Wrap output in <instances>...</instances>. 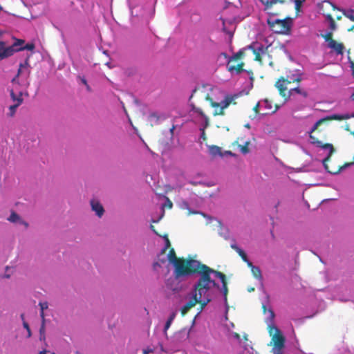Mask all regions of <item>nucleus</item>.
<instances>
[{"label":"nucleus","mask_w":354,"mask_h":354,"mask_svg":"<svg viewBox=\"0 0 354 354\" xmlns=\"http://www.w3.org/2000/svg\"><path fill=\"white\" fill-rule=\"evenodd\" d=\"M167 259L174 267V276L176 279L196 273L200 275L193 288H220L215 279L221 281L222 288H227V279L224 273L192 259L178 258L174 248L169 250Z\"/></svg>","instance_id":"1"},{"label":"nucleus","mask_w":354,"mask_h":354,"mask_svg":"<svg viewBox=\"0 0 354 354\" xmlns=\"http://www.w3.org/2000/svg\"><path fill=\"white\" fill-rule=\"evenodd\" d=\"M301 81V77L300 76H288L286 78L281 77L275 82L274 86L278 89L279 95L286 100L289 98L294 92L300 94L304 97H307V92L304 90L301 89L299 87L291 88L289 91H287V86L288 84L292 82H300Z\"/></svg>","instance_id":"2"},{"label":"nucleus","mask_w":354,"mask_h":354,"mask_svg":"<svg viewBox=\"0 0 354 354\" xmlns=\"http://www.w3.org/2000/svg\"><path fill=\"white\" fill-rule=\"evenodd\" d=\"M310 138L312 140L311 142L313 144L315 145L317 147L324 149H329L328 155L327 156V157H326L322 160V163L324 166V168L328 173L332 174H338L343 167L353 164V163H347L344 166H339L337 169L330 168L329 167L328 162L330 161L331 156L335 151V149H334L333 145L329 144V143L323 144L322 141L319 140L317 138H315L313 136H310Z\"/></svg>","instance_id":"3"},{"label":"nucleus","mask_w":354,"mask_h":354,"mask_svg":"<svg viewBox=\"0 0 354 354\" xmlns=\"http://www.w3.org/2000/svg\"><path fill=\"white\" fill-rule=\"evenodd\" d=\"M245 55V48L239 50L232 56L230 57L226 65L227 70L231 73L240 74L243 71L245 63L241 61Z\"/></svg>","instance_id":"4"},{"label":"nucleus","mask_w":354,"mask_h":354,"mask_svg":"<svg viewBox=\"0 0 354 354\" xmlns=\"http://www.w3.org/2000/svg\"><path fill=\"white\" fill-rule=\"evenodd\" d=\"M205 98L213 108H215L213 115L216 116L218 115H223L225 109L227 108L232 103L235 104L234 100L236 98V95H227L220 103L214 102L209 94H207Z\"/></svg>","instance_id":"5"},{"label":"nucleus","mask_w":354,"mask_h":354,"mask_svg":"<svg viewBox=\"0 0 354 354\" xmlns=\"http://www.w3.org/2000/svg\"><path fill=\"white\" fill-rule=\"evenodd\" d=\"M205 98L213 108H215L213 115L216 116L218 115H223L225 109L227 108L232 103L235 104L234 100L236 98V95H227L220 103L214 102L209 94H207Z\"/></svg>","instance_id":"6"},{"label":"nucleus","mask_w":354,"mask_h":354,"mask_svg":"<svg viewBox=\"0 0 354 354\" xmlns=\"http://www.w3.org/2000/svg\"><path fill=\"white\" fill-rule=\"evenodd\" d=\"M291 20L290 18L284 19H268V24L275 33L287 34L290 30Z\"/></svg>","instance_id":"7"},{"label":"nucleus","mask_w":354,"mask_h":354,"mask_svg":"<svg viewBox=\"0 0 354 354\" xmlns=\"http://www.w3.org/2000/svg\"><path fill=\"white\" fill-rule=\"evenodd\" d=\"M29 63L28 60L26 59L24 63H21L19 64V68L18 69V72L17 75L12 80V83L14 84H19V76H24L25 80L22 82V85L25 88H28L30 85V82L28 81V78L29 77L30 71L29 70Z\"/></svg>","instance_id":"8"},{"label":"nucleus","mask_w":354,"mask_h":354,"mask_svg":"<svg viewBox=\"0 0 354 354\" xmlns=\"http://www.w3.org/2000/svg\"><path fill=\"white\" fill-rule=\"evenodd\" d=\"M198 290H194V289H193V290L186 296L185 299L187 301L180 309L182 316H185L198 304Z\"/></svg>","instance_id":"9"},{"label":"nucleus","mask_w":354,"mask_h":354,"mask_svg":"<svg viewBox=\"0 0 354 354\" xmlns=\"http://www.w3.org/2000/svg\"><path fill=\"white\" fill-rule=\"evenodd\" d=\"M198 48L203 53L211 52L216 46L215 41L207 35H201L197 41Z\"/></svg>","instance_id":"10"},{"label":"nucleus","mask_w":354,"mask_h":354,"mask_svg":"<svg viewBox=\"0 0 354 354\" xmlns=\"http://www.w3.org/2000/svg\"><path fill=\"white\" fill-rule=\"evenodd\" d=\"M272 329L275 330V333L273 335L272 337V341L273 342L274 344L272 351H282V349L283 348L285 344V337L277 327L270 328V335L272 334Z\"/></svg>","instance_id":"11"},{"label":"nucleus","mask_w":354,"mask_h":354,"mask_svg":"<svg viewBox=\"0 0 354 354\" xmlns=\"http://www.w3.org/2000/svg\"><path fill=\"white\" fill-rule=\"evenodd\" d=\"M194 290L199 291L198 299V302L197 304L200 306L197 313V315H198L201 313L205 307L212 301V298L207 293L209 289H194Z\"/></svg>","instance_id":"12"},{"label":"nucleus","mask_w":354,"mask_h":354,"mask_svg":"<svg viewBox=\"0 0 354 354\" xmlns=\"http://www.w3.org/2000/svg\"><path fill=\"white\" fill-rule=\"evenodd\" d=\"M194 290L199 291L198 299V302L197 304L200 306L197 313V315H198L201 313L205 307L212 301V298L207 293L209 289H194Z\"/></svg>","instance_id":"13"},{"label":"nucleus","mask_w":354,"mask_h":354,"mask_svg":"<svg viewBox=\"0 0 354 354\" xmlns=\"http://www.w3.org/2000/svg\"><path fill=\"white\" fill-rule=\"evenodd\" d=\"M247 48L253 52L255 56L254 60L261 62V55L265 53L263 45L254 43L249 45Z\"/></svg>","instance_id":"14"},{"label":"nucleus","mask_w":354,"mask_h":354,"mask_svg":"<svg viewBox=\"0 0 354 354\" xmlns=\"http://www.w3.org/2000/svg\"><path fill=\"white\" fill-rule=\"evenodd\" d=\"M319 9L320 10L322 11L323 15L326 17V19L329 22L334 21L333 16L330 13H326L325 10L331 9L333 10H335L336 9V6H335V4H333L329 1H324L320 4Z\"/></svg>","instance_id":"15"},{"label":"nucleus","mask_w":354,"mask_h":354,"mask_svg":"<svg viewBox=\"0 0 354 354\" xmlns=\"http://www.w3.org/2000/svg\"><path fill=\"white\" fill-rule=\"evenodd\" d=\"M13 55V50L8 48L6 42L0 40V60L6 59Z\"/></svg>","instance_id":"16"},{"label":"nucleus","mask_w":354,"mask_h":354,"mask_svg":"<svg viewBox=\"0 0 354 354\" xmlns=\"http://www.w3.org/2000/svg\"><path fill=\"white\" fill-rule=\"evenodd\" d=\"M329 48L333 49L337 55H342L344 53V46L342 43H338L335 40L330 41L328 44Z\"/></svg>","instance_id":"17"},{"label":"nucleus","mask_w":354,"mask_h":354,"mask_svg":"<svg viewBox=\"0 0 354 354\" xmlns=\"http://www.w3.org/2000/svg\"><path fill=\"white\" fill-rule=\"evenodd\" d=\"M91 205L92 210L95 211L96 214L99 217H101L104 214V207L100 203L99 201H95V200H92L91 201Z\"/></svg>","instance_id":"18"},{"label":"nucleus","mask_w":354,"mask_h":354,"mask_svg":"<svg viewBox=\"0 0 354 354\" xmlns=\"http://www.w3.org/2000/svg\"><path fill=\"white\" fill-rule=\"evenodd\" d=\"M190 106L192 108V111L198 113L199 115H201V117H203L204 118V120H205L204 128H207L209 124V118L204 113V112L203 111V110L201 108L196 106L194 104H191Z\"/></svg>","instance_id":"19"},{"label":"nucleus","mask_w":354,"mask_h":354,"mask_svg":"<svg viewBox=\"0 0 354 354\" xmlns=\"http://www.w3.org/2000/svg\"><path fill=\"white\" fill-rule=\"evenodd\" d=\"M23 101H24V99L22 97V92L19 91V98L17 100V102L10 106V107H9L8 115L10 117L14 116V115L16 113V110H17V107H19L22 104Z\"/></svg>","instance_id":"20"},{"label":"nucleus","mask_w":354,"mask_h":354,"mask_svg":"<svg viewBox=\"0 0 354 354\" xmlns=\"http://www.w3.org/2000/svg\"><path fill=\"white\" fill-rule=\"evenodd\" d=\"M230 247L234 250L241 257V258L242 259V260L245 262L247 263V265H248L250 263H251V261L248 259V257H247V254H245V252L242 250L240 248H239L235 243H232L230 245Z\"/></svg>","instance_id":"21"},{"label":"nucleus","mask_w":354,"mask_h":354,"mask_svg":"<svg viewBox=\"0 0 354 354\" xmlns=\"http://www.w3.org/2000/svg\"><path fill=\"white\" fill-rule=\"evenodd\" d=\"M209 152L213 157L220 156L223 157L224 153H223L221 148L216 145L209 146Z\"/></svg>","instance_id":"22"},{"label":"nucleus","mask_w":354,"mask_h":354,"mask_svg":"<svg viewBox=\"0 0 354 354\" xmlns=\"http://www.w3.org/2000/svg\"><path fill=\"white\" fill-rule=\"evenodd\" d=\"M25 43L24 39H18L13 44L8 46V48H11L13 50V54L15 52L22 50L23 44Z\"/></svg>","instance_id":"23"},{"label":"nucleus","mask_w":354,"mask_h":354,"mask_svg":"<svg viewBox=\"0 0 354 354\" xmlns=\"http://www.w3.org/2000/svg\"><path fill=\"white\" fill-rule=\"evenodd\" d=\"M221 20L222 21V24H223V30L224 32H226V24H232L234 21L235 18L234 17H231V18H227L225 16V13L223 12L222 16L221 17Z\"/></svg>","instance_id":"24"},{"label":"nucleus","mask_w":354,"mask_h":354,"mask_svg":"<svg viewBox=\"0 0 354 354\" xmlns=\"http://www.w3.org/2000/svg\"><path fill=\"white\" fill-rule=\"evenodd\" d=\"M248 266L251 269L253 275L256 278L259 279L261 277V271L259 267L254 266L252 262L250 263Z\"/></svg>","instance_id":"25"},{"label":"nucleus","mask_w":354,"mask_h":354,"mask_svg":"<svg viewBox=\"0 0 354 354\" xmlns=\"http://www.w3.org/2000/svg\"><path fill=\"white\" fill-rule=\"evenodd\" d=\"M176 312H172L171 314L169 315V318H168V319L166 322L165 325V331L167 330H168V328L170 327L173 320L176 317Z\"/></svg>","instance_id":"26"},{"label":"nucleus","mask_w":354,"mask_h":354,"mask_svg":"<svg viewBox=\"0 0 354 354\" xmlns=\"http://www.w3.org/2000/svg\"><path fill=\"white\" fill-rule=\"evenodd\" d=\"M39 305L41 308L40 317H41V319H45L44 310L48 308V302L44 301V302H39Z\"/></svg>","instance_id":"27"},{"label":"nucleus","mask_w":354,"mask_h":354,"mask_svg":"<svg viewBox=\"0 0 354 354\" xmlns=\"http://www.w3.org/2000/svg\"><path fill=\"white\" fill-rule=\"evenodd\" d=\"M160 117L156 113H151L149 116V120L152 122L151 126L157 124L158 123Z\"/></svg>","instance_id":"28"},{"label":"nucleus","mask_w":354,"mask_h":354,"mask_svg":"<svg viewBox=\"0 0 354 354\" xmlns=\"http://www.w3.org/2000/svg\"><path fill=\"white\" fill-rule=\"evenodd\" d=\"M45 322L46 319H41V324L39 328L40 339H45Z\"/></svg>","instance_id":"29"},{"label":"nucleus","mask_w":354,"mask_h":354,"mask_svg":"<svg viewBox=\"0 0 354 354\" xmlns=\"http://www.w3.org/2000/svg\"><path fill=\"white\" fill-rule=\"evenodd\" d=\"M8 220L12 223H17L20 222L21 218L17 213L12 212Z\"/></svg>","instance_id":"30"},{"label":"nucleus","mask_w":354,"mask_h":354,"mask_svg":"<svg viewBox=\"0 0 354 354\" xmlns=\"http://www.w3.org/2000/svg\"><path fill=\"white\" fill-rule=\"evenodd\" d=\"M261 1L265 5L266 10L271 8L273 5L278 3V0H262Z\"/></svg>","instance_id":"31"},{"label":"nucleus","mask_w":354,"mask_h":354,"mask_svg":"<svg viewBox=\"0 0 354 354\" xmlns=\"http://www.w3.org/2000/svg\"><path fill=\"white\" fill-rule=\"evenodd\" d=\"M348 116L339 114H333L328 118V120H343L347 119Z\"/></svg>","instance_id":"32"},{"label":"nucleus","mask_w":354,"mask_h":354,"mask_svg":"<svg viewBox=\"0 0 354 354\" xmlns=\"http://www.w3.org/2000/svg\"><path fill=\"white\" fill-rule=\"evenodd\" d=\"M295 2V8L297 12H300L301 7L302 6L303 3L306 0H293Z\"/></svg>","instance_id":"33"},{"label":"nucleus","mask_w":354,"mask_h":354,"mask_svg":"<svg viewBox=\"0 0 354 354\" xmlns=\"http://www.w3.org/2000/svg\"><path fill=\"white\" fill-rule=\"evenodd\" d=\"M344 15L351 21H354V10H349L346 12H344Z\"/></svg>","instance_id":"34"},{"label":"nucleus","mask_w":354,"mask_h":354,"mask_svg":"<svg viewBox=\"0 0 354 354\" xmlns=\"http://www.w3.org/2000/svg\"><path fill=\"white\" fill-rule=\"evenodd\" d=\"M322 37L324 38L326 41L328 42V44L330 43V41L334 40L333 39V33H332V32H327L326 35H322Z\"/></svg>","instance_id":"35"},{"label":"nucleus","mask_w":354,"mask_h":354,"mask_svg":"<svg viewBox=\"0 0 354 354\" xmlns=\"http://www.w3.org/2000/svg\"><path fill=\"white\" fill-rule=\"evenodd\" d=\"M164 238H165V239L166 244H165V247L162 250V253H165V252H166L167 249L168 248H169V247H170V245H171V244H170V241H169V239H168L167 235H165V236H164Z\"/></svg>","instance_id":"36"},{"label":"nucleus","mask_w":354,"mask_h":354,"mask_svg":"<svg viewBox=\"0 0 354 354\" xmlns=\"http://www.w3.org/2000/svg\"><path fill=\"white\" fill-rule=\"evenodd\" d=\"M35 48V44L32 43H28L22 47L23 50H32Z\"/></svg>","instance_id":"37"},{"label":"nucleus","mask_w":354,"mask_h":354,"mask_svg":"<svg viewBox=\"0 0 354 354\" xmlns=\"http://www.w3.org/2000/svg\"><path fill=\"white\" fill-rule=\"evenodd\" d=\"M10 97H11V98H12V101H13L15 103H16V102H17V100L19 98V93L18 94V95H17L15 93L14 91H13V90H11V91H10Z\"/></svg>","instance_id":"38"},{"label":"nucleus","mask_w":354,"mask_h":354,"mask_svg":"<svg viewBox=\"0 0 354 354\" xmlns=\"http://www.w3.org/2000/svg\"><path fill=\"white\" fill-rule=\"evenodd\" d=\"M23 326H24V328H26L28 332L27 337H30L32 334H31V330H30L28 324L26 321H24Z\"/></svg>","instance_id":"39"},{"label":"nucleus","mask_w":354,"mask_h":354,"mask_svg":"<svg viewBox=\"0 0 354 354\" xmlns=\"http://www.w3.org/2000/svg\"><path fill=\"white\" fill-rule=\"evenodd\" d=\"M14 268H10L8 266L6 267V273L5 274V275L3 276V277L5 278H9L10 276V273L12 272Z\"/></svg>","instance_id":"40"},{"label":"nucleus","mask_w":354,"mask_h":354,"mask_svg":"<svg viewBox=\"0 0 354 354\" xmlns=\"http://www.w3.org/2000/svg\"><path fill=\"white\" fill-rule=\"evenodd\" d=\"M248 145V143L247 142L245 145L241 147V151L242 153H247L249 152Z\"/></svg>","instance_id":"41"},{"label":"nucleus","mask_w":354,"mask_h":354,"mask_svg":"<svg viewBox=\"0 0 354 354\" xmlns=\"http://www.w3.org/2000/svg\"><path fill=\"white\" fill-rule=\"evenodd\" d=\"M263 104L265 105V107L266 109H272V106L270 104V103H269L268 100H265Z\"/></svg>","instance_id":"42"},{"label":"nucleus","mask_w":354,"mask_h":354,"mask_svg":"<svg viewBox=\"0 0 354 354\" xmlns=\"http://www.w3.org/2000/svg\"><path fill=\"white\" fill-rule=\"evenodd\" d=\"M329 24H330V28L332 30H335V28H336V24H335V20H334V21H333L329 22Z\"/></svg>","instance_id":"43"},{"label":"nucleus","mask_w":354,"mask_h":354,"mask_svg":"<svg viewBox=\"0 0 354 354\" xmlns=\"http://www.w3.org/2000/svg\"><path fill=\"white\" fill-rule=\"evenodd\" d=\"M259 103H257L253 108V111L256 113H259Z\"/></svg>","instance_id":"44"},{"label":"nucleus","mask_w":354,"mask_h":354,"mask_svg":"<svg viewBox=\"0 0 354 354\" xmlns=\"http://www.w3.org/2000/svg\"><path fill=\"white\" fill-rule=\"evenodd\" d=\"M322 121H323V120H319V121H317L315 123V124L314 125L313 131L317 129V127L322 122Z\"/></svg>","instance_id":"45"},{"label":"nucleus","mask_w":354,"mask_h":354,"mask_svg":"<svg viewBox=\"0 0 354 354\" xmlns=\"http://www.w3.org/2000/svg\"><path fill=\"white\" fill-rule=\"evenodd\" d=\"M166 200H167L168 207L171 208L173 206L172 202L167 197H166Z\"/></svg>","instance_id":"46"},{"label":"nucleus","mask_w":354,"mask_h":354,"mask_svg":"<svg viewBox=\"0 0 354 354\" xmlns=\"http://www.w3.org/2000/svg\"><path fill=\"white\" fill-rule=\"evenodd\" d=\"M201 138L204 140H205L207 139L206 134H205L204 129H202Z\"/></svg>","instance_id":"47"},{"label":"nucleus","mask_w":354,"mask_h":354,"mask_svg":"<svg viewBox=\"0 0 354 354\" xmlns=\"http://www.w3.org/2000/svg\"><path fill=\"white\" fill-rule=\"evenodd\" d=\"M223 295H224V297H225V301H227V292H228V289H223Z\"/></svg>","instance_id":"48"},{"label":"nucleus","mask_w":354,"mask_h":354,"mask_svg":"<svg viewBox=\"0 0 354 354\" xmlns=\"http://www.w3.org/2000/svg\"><path fill=\"white\" fill-rule=\"evenodd\" d=\"M224 155L234 156V153L231 151H225L223 152Z\"/></svg>","instance_id":"49"},{"label":"nucleus","mask_w":354,"mask_h":354,"mask_svg":"<svg viewBox=\"0 0 354 354\" xmlns=\"http://www.w3.org/2000/svg\"><path fill=\"white\" fill-rule=\"evenodd\" d=\"M151 352H152V350L149 348L143 350V354H149Z\"/></svg>","instance_id":"50"},{"label":"nucleus","mask_w":354,"mask_h":354,"mask_svg":"<svg viewBox=\"0 0 354 354\" xmlns=\"http://www.w3.org/2000/svg\"><path fill=\"white\" fill-rule=\"evenodd\" d=\"M19 223H20L21 224H23V225H24L26 228H27V227H28V223H26V221H22L21 219V221H20V222H19Z\"/></svg>","instance_id":"51"},{"label":"nucleus","mask_w":354,"mask_h":354,"mask_svg":"<svg viewBox=\"0 0 354 354\" xmlns=\"http://www.w3.org/2000/svg\"><path fill=\"white\" fill-rule=\"evenodd\" d=\"M150 227H151V229L153 230V232L155 234H156L157 235H158V233L156 232V230H155V227H154V226H153V225H151ZM159 236H160V235L159 234Z\"/></svg>","instance_id":"52"},{"label":"nucleus","mask_w":354,"mask_h":354,"mask_svg":"<svg viewBox=\"0 0 354 354\" xmlns=\"http://www.w3.org/2000/svg\"><path fill=\"white\" fill-rule=\"evenodd\" d=\"M351 68H352V74L354 77V63L353 62L351 63Z\"/></svg>","instance_id":"53"},{"label":"nucleus","mask_w":354,"mask_h":354,"mask_svg":"<svg viewBox=\"0 0 354 354\" xmlns=\"http://www.w3.org/2000/svg\"><path fill=\"white\" fill-rule=\"evenodd\" d=\"M269 313L270 314V317H273L274 315V312L272 310H269Z\"/></svg>","instance_id":"54"},{"label":"nucleus","mask_w":354,"mask_h":354,"mask_svg":"<svg viewBox=\"0 0 354 354\" xmlns=\"http://www.w3.org/2000/svg\"><path fill=\"white\" fill-rule=\"evenodd\" d=\"M262 308H263V313H266V312L267 310L266 306L265 305H263Z\"/></svg>","instance_id":"55"},{"label":"nucleus","mask_w":354,"mask_h":354,"mask_svg":"<svg viewBox=\"0 0 354 354\" xmlns=\"http://www.w3.org/2000/svg\"><path fill=\"white\" fill-rule=\"evenodd\" d=\"M21 320H22L23 322H24V321H25V315H24V314H23V313H22V314L21 315Z\"/></svg>","instance_id":"56"},{"label":"nucleus","mask_w":354,"mask_h":354,"mask_svg":"<svg viewBox=\"0 0 354 354\" xmlns=\"http://www.w3.org/2000/svg\"><path fill=\"white\" fill-rule=\"evenodd\" d=\"M273 353L274 354H282V351H273Z\"/></svg>","instance_id":"57"},{"label":"nucleus","mask_w":354,"mask_h":354,"mask_svg":"<svg viewBox=\"0 0 354 354\" xmlns=\"http://www.w3.org/2000/svg\"><path fill=\"white\" fill-rule=\"evenodd\" d=\"M353 29H354V26H351V28H349L348 29V32L353 31Z\"/></svg>","instance_id":"58"},{"label":"nucleus","mask_w":354,"mask_h":354,"mask_svg":"<svg viewBox=\"0 0 354 354\" xmlns=\"http://www.w3.org/2000/svg\"><path fill=\"white\" fill-rule=\"evenodd\" d=\"M285 2H286L285 0H278V3H283Z\"/></svg>","instance_id":"59"},{"label":"nucleus","mask_w":354,"mask_h":354,"mask_svg":"<svg viewBox=\"0 0 354 354\" xmlns=\"http://www.w3.org/2000/svg\"><path fill=\"white\" fill-rule=\"evenodd\" d=\"M153 266H154V267H156V266H160V265H159V263H157V262H156V263H155L153 264Z\"/></svg>","instance_id":"60"},{"label":"nucleus","mask_w":354,"mask_h":354,"mask_svg":"<svg viewBox=\"0 0 354 354\" xmlns=\"http://www.w3.org/2000/svg\"><path fill=\"white\" fill-rule=\"evenodd\" d=\"M235 337L239 339L240 337V335L238 333H236Z\"/></svg>","instance_id":"61"},{"label":"nucleus","mask_w":354,"mask_h":354,"mask_svg":"<svg viewBox=\"0 0 354 354\" xmlns=\"http://www.w3.org/2000/svg\"><path fill=\"white\" fill-rule=\"evenodd\" d=\"M277 109V106H276V108L274 109V110H272L271 112L272 113H274Z\"/></svg>","instance_id":"62"},{"label":"nucleus","mask_w":354,"mask_h":354,"mask_svg":"<svg viewBox=\"0 0 354 354\" xmlns=\"http://www.w3.org/2000/svg\"><path fill=\"white\" fill-rule=\"evenodd\" d=\"M82 82H83V83H84V84L87 85V83H86V80H82Z\"/></svg>","instance_id":"63"},{"label":"nucleus","mask_w":354,"mask_h":354,"mask_svg":"<svg viewBox=\"0 0 354 354\" xmlns=\"http://www.w3.org/2000/svg\"><path fill=\"white\" fill-rule=\"evenodd\" d=\"M254 290L255 289H248V291L251 292H253Z\"/></svg>","instance_id":"64"}]
</instances>
